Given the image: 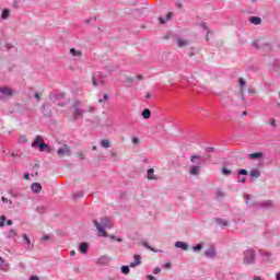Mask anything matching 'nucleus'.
I'll list each match as a JSON object with an SVG mask.
<instances>
[{
  "instance_id": "1",
  "label": "nucleus",
  "mask_w": 280,
  "mask_h": 280,
  "mask_svg": "<svg viewBox=\"0 0 280 280\" xmlns=\"http://www.w3.org/2000/svg\"><path fill=\"white\" fill-rule=\"evenodd\" d=\"M93 223L96 226V229L102 237H106L105 229H110L113 226V223L110 222V219H108V218L102 219L101 223L97 222V220H94Z\"/></svg>"
},
{
  "instance_id": "2",
  "label": "nucleus",
  "mask_w": 280,
  "mask_h": 280,
  "mask_svg": "<svg viewBox=\"0 0 280 280\" xmlns=\"http://www.w3.org/2000/svg\"><path fill=\"white\" fill-rule=\"evenodd\" d=\"M31 145L32 148H39V152H47L48 154L51 152V148L45 143L42 136H36L35 141Z\"/></svg>"
},
{
  "instance_id": "3",
  "label": "nucleus",
  "mask_w": 280,
  "mask_h": 280,
  "mask_svg": "<svg viewBox=\"0 0 280 280\" xmlns=\"http://www.w3.org/2000/svg\"><path fill=\"white\" fill-rule=\"evenodd\" d=\"M82 103L80 101H75L73 104V118L80 119L84 117V110L82 109Z\"/></svg>"
},
{
  "instance_id": "4",
  "label": "nucleus",
  "mask_w": 280,
  "mask_h": 280,
  "mask_svg": "<svg viewBox=\"0 0 280 280\" xmlns=\"http://www.w3.org/2000/svg\"><path fill=\"white\" fill-rule=\"evenodd\" d=\"M57 154L59 156H71V147H69L68 144H63L57 150Z\"/></svg>"
},
{
  "instance_id": "5",
  "label": "nucleus",
  "mask_w": 280,
  "mask_h": 280,
  "mask_svg": "<svg viewBox=\"0 0 280 280\" xmlns=\"http://www.w3.org/2000/svg\"><path fill=\"white\" fill-rule=\"evenodd\" d=\"M253 261H255V252L253 249H248L245 252L244 264L248 266V264H253Z\"/></svg>"
},
{
  "instance_id": "6",
  "label": "nucleus",
  "mask_w": 280,
  "mask_h": 280,
  "mask_svg": "<svg viewBox=\"0 0 280 280\" xmlns=\"http://www.w3.org/2000/svg\"><path fill=\"white\" fill-rule=\"evenodd\" d=\"M0 93L7 95L8 97H12L14 95V91H12V88L9 86L0 88Z\"/></svg>"
},
{
  "instance_id": "7",
  "label": "nucleus",
  "mask_w": 280,
  "mask_h": 280,
  "mask_svg": "<svg viewBox=\"0 0 280 280\" xmlns=\"http://www.w3.org/2000/svg\"><path fill=\"white\" fill-rule=\"evenodd\" d=\"M133 259H135V261H132L130 264V268H135L137 266H141V256L140 255H135Z\"/></svg>"
},
{
  "instance_id": "8",
  "label": "nucleus",
  "mask_w": 280,
  "mask_h": 280,
  "mask_svg": "<svg viewBox=\"0 0 280 280\" xmlns=\"http://www.w3.org/2000/svg\"><path fill=\"white\" fill-rule=\"evenodd\" d=\"M175 247L182 248V250H187L189 248V245H187V243H185V242L178 241L175 243Z\"/></svg>"
},
{
  "instance_id": "9",
  "label": "nucleus",
  "mask_w": 280,
  "mask_h": 280,
  "mask_svg": "<svg viewBox=\"0 0 280 280\" xmlns=\"http://www.w3.org/2000/svg\"><path fill=\"white\" fill-rule=\"evenodd\" d=\"M32 191H34V194H40V190L43 189V186H40L39 183H34L31 187Z\"/></svg>"
},
{
  "instance_id": "10",
  "label": "nucleus",
  "mask_w": 280,
  "mask_h": 280,
  "mask_svg": "<svg viewBox=\"0 0 280 280\" xmlns=\"http://www.w3.org/2000/svg\"><path fill=\"white\" fill-rule=\"evenodd\" d=\"M79 250L83 255H86V253H89V244L88 243H81V245L79 246Z\"/></svg>"
},
{
  "instance_id": "11",
  "label": "nucleus",
  "mask_w": 280,
  "mask_h": 280,
  "mask_svg": "<svg viewBox=\"0 0 280 280\" xmlns=\"http://www.w3.org/2000/svg\"><path fill=\"white\" fill-rule=\"evenodd\" d=\"M190 174L192 176H198V174H200V166H196V165L190 166Z\"/></svg>"
},
{
  "instance_id": "12",
  "label": "nucleus",
  "mask_w": 280,
  "mask_h": 280,
  "mask_svg": "<svg viewBox=\"0 0 280 280\" xmlns=\"http://www.w3.org/2000/svg\"><path fill=\"white\" fill-rule=\"evenodd\" d=\"M252 178H259L261 176V172L257 168H254L249 172Z\"/></svg>"
},
{
  "instance_id": "13",
  "label": "nucleus",
  "mask_w": 280,
  "mask_h": 280,
  "mask_svg": "<svg viewBox=\"0 0 280 280\" xmlns=\"http://www.w3.org/2000/svg\"><path fill=\"white\" fill-rule=\"evenodd\" d=\"M176 43H177L178 47H187V45H189V42L187 39H183V38H177Z\"/></svg>"
},
{
  "instance_id": "14",
  "label": "nucleus",
  "mask_w": 280,
  "mask_h": 280,
  "mask_svg": "<svg viewBox=\"0 0 280 280\" xmlns=\"http://www.w3.org/2000/svg\"><path fill=\"white\" fill-rule=\"evenodd\" d=\"M147 176L149 180H156V176H154V168H149L147 172Z\"/></svg>"
},
{
  "instance_id": "15",
  "label": "nucleus",
  "mask_w": 280,
  "mask_h": 280,
  "mask_svg": "<svg viewBox=\"0 0 280 280\" xmlns=\"http://www.w3.org/2000/svg\"><path fill=\"white\" fill-rule=\"evenodd\" d=\"M206 257H215V248L210 247L205 252Z\"/></svg>"
},
{
  "instance_id": "16",
  "label": "nucleus",
  "mask_w": 280,
  "mask_h": 280,
  "mask_svg": "<svg viewBox=\"0 0 280 280\" xmlns=\"http://www.w3.org/2000/svg\"><path fill=\"white\" fill-rule=\"evenodd\" d=\"M249 21L253 23V25H259L261 23V18L252 16Z\"/></svg>"
},
{
  "instance_id": "17",
  "label": "nucleus",
  "mask_w": 280,
  "mask_h": 280,
  "mask_svg": "<svg viewBox=\"0 0 280 280\" xmlns=\"http://www.w3.org/2000/svg\"><path fill=\"white\" fill-rule=\"evenodd\" d=\"M238 84L241 86V95H244V86H246V81L244 79L240 78Z\"/></svg>"
},
{
  "instance_id": "18",
  "label": "nucleus",
  "mask_w": 280,
  "mask_h": 280,
  "mask_svg": "<svg viewBox=\"0 0 280 280\" xmlns=\"http://www.w3.org/2000/svg\"><path fill=\"white\" fill-rule=\"evenodd\" d=\"M19 235V231H16V229H11L8 233V237H11L13 240V237H16Z\"/></svg>"
},
{
  "instance_id": "19",
  "label": "nucleus",
  "mask_w": 280,
  "mask_h": 280,
  "mask_svg": "<svg viewBox=\"0 0 280 280\" xmlns=\"http://www.w3.org/2000/svg\"><path fill=\"white\" fill-rule=\"evenodd\" d=\"M262 156H264V153L261 152L250 153L248 155L249 159H261Z\"/></svg>"
},
{
  "instance_id": "20",
  "label": "nucleus",
  "mask_w": 280,
  "mask_h": 280,
  "mask_svg": "<svg viewBox=\"0 0 280 280\" xmlns=\"http://www.w3.org/2000/svg\"><path fill=\"white\" fill-rule=\"evenodd\" d=\"M43 115L44 117H51V109L43 106Z\"/></svg>"
},
{
  "instance_id": "21",
  "label": "nucleus",
  "mask_w": 280,
  "mask_h": 280,
  "mask_svg": "<svg viewBox=\"0 0 280 280\" xmlns=\"http://www.w3.org/2000/svg\"><path fill=\"white\" fill-rule=\"evenodd\" d=\"M142 117H143V119H150V117H152V113L148 108H145L142 112Z\"/></svg>"
},
{
  "instance_id": "22",
  "label": "nucleus",
  "mask_w": 280,
  "mask_h": 280,
  "mask_svg": "<svg viewBox=\"0 0 280 280\" xmlns=\"http://www.w3.org/2000/svg\"><path fill=\"white\" fill-rule=\"evenodd\" d=\"M70 54H71V56H74V58L82 56V51L75 50V48H71Z\"/></svg>"
},
{
  "instance_id": "23",
  "label": "nucleus",
  "mask_w": 280,
  "mask_h": 280,
  "mask_svg": "<svg viewBox=\"0 0 280 280\" xmlns=\"http://www.w3.org/2000/svg\"><path fill=\"white\" fill-rule=\"evenodd\" d=\"M0 270H2V272H8L10 270V264L3 262L2 265H0Z\"/></svg>"
},
{
  "instance_id": "24",
  "label": "nucleus",
  "mask_w": 280,
  "mask_h": 280,
  "mask_svg": "<svg viewBox=\"0 0 280 280\" xmlns=\"http://www.w3.org/2000/svg\"><path fill=\"white\" fill-rule=\"evenodd\" d=\"M222 174L223 176H231V174H233V171H231L230 168H226V166H223Z\"/></svg>"
},
{
  "instance_id": "25",
  "label": "nucleus",
  "mask_w": 280,
  "mask_h": 280,
  "mask_svg": "<svg viewBox=\"0 0 280 280\" xmlns=\"http://www.w3.org/2000/svg\"><path fill=\"white\" fill-rule=\"evenodd\" d=\"M142 246H144V248H148V249L151 250L152 253H156V250L154 249V247L150 246V244H148V242H145V241L142 242Z\"/></svg>"
},
{
  "instance_id": "26",
  "label": "nucleus",
  "mask_w": 280,
  "mask_h": 280,
  "mask_svg": "<svg viewBox=\"0 0 280 280\" xmlns=\"http://www.w3.org/2000/svg\"><path fill=\"white\" fill-rule=\"evenodd\" d=\"M9 16H10V10L4 9V10L2 11L1 18H2L3 20H5V19H8Z\"/></svg>"
},
{
  "instance_id": "27",
  "label": "nucleus",
  "mask_w": 280,
  "mask_h": 280,
  "mask_svg": "<svg viewBox=\"0 0 280 280\" xmlns=\"http://www.w3.org/2000/svg\"><path fill=\"white\" fill-rule=\"evenodd\" d=\"M101 145L102 148H110V140H102Z\"/></svg>"
},
{
  "instance_id": "28",
  "label": "nucleus",
  "mask_w": 280,
  "mask_h": 280,
  "mask_svg": "<svg viewBox=\"0 0 280 280\" xmlns=\"http://www.w3.org/2000/svg\"><path fill=\"white\" fill-rule=\"evenodd\" d=\"M19 143H27V137L25 136H20L18 139Z\"/></svg>"
},
{
  "instance_id": "29",
  "label": "nucleus",
  "mask_w": 280,
  "mask_h": 280,
  "mask_svg": "<svg viewBox=\"0 0 280 280\" xmlns=\"http://www.w3.org/2000/svg\"><path fill=\"white\" fill-rule=\"evenodd\" d=\"M121 272H122L124 275H128V272H130V267H128V266H122V267H121Z\"/></svg>"
},
{
  "instance_id": "30",
  "label": "nucleus",
  "mask_w": 280,
  "mask_h": 280,
  "mask_svg": "<svg viewBox=\"0 0 280 280\" xmlns=\"http://www.w3.org/2000/svg\"><path fill=\"white\" fill-rule=\"evenodd\" d=\"M0 220H1V222H0V229H2V226H5V220H7V218H5V215H2L1 218H0Z\"/></svg>"
},
{
  "instance_id": "31",
  "label": "nucleus",
  "mask_w": 280,
  "mask_h": 280,
  "mask_svg": "<svg viewBox=\"0 0 280 280\" xmlns=\"http://www.w3.org/2000/svg\"><path fill=\"white\" fill-rule=\"evenodd\" d=\"M49 240H51V236H49V235H44L40 237L42 242H49Z\"/></svg>"
},
{
  "instance_id": "32",
  "label": "nucleus",
  "mask_w": 280,
  "mask_h": 280,
  "mask_svg": "<svg viewBox=\"0 0 280 280\" xmlns=\"http://www.w3.org/2000/svg\"><path fill=\"white\" fill-rule=\"evenodd\" d=\"M238 174H240L241 176H248V171L242 168V170H240Z\"/></svg>"
},
{
  "instance_id": "33",
  "label": "nucleus",
  "mask_w": 280,
  "mask_h": 280,
  "mask_svg": "<svg viewBox=\"0 0 280 280\" xmlns=\"http://www.w3.org/2000/svg\"><path fill=\"white\" fill-rule=\"evenodd\" d=\"M199 159H200V155H192L190 158V161H191V163H196V161H199Z\"/></svg>"
},
{
  "instance_id": "34",
  "label": "nucleus",
  "mask_w": 280,
  "mask_h": 280,
  "mask_svg": "<svg viewBox=\"0 0 280 280\" xmlns=\"http://www.w3.org/2000/svg\"><path fill=\"white\" fill-rule=\"evenodd\" d=\"M22 237L23 240H25L26 244H32V241L30 240V237H27V234H23Z\"/></svg>"
},
{
  "instance_id": "35",
  "label": "nucleus",
  "mask_w": 280,
  "mask_h": 280,
  "mask_svg": "<svg viewBox=\"0 0 280 280\" xmlns=\"http://www.w3.org/2000/svg\"><path fill=\"white\" fill-rule=\"evenodd\" d=\"M37 213H45V208L43 206H38L36 208Z\"/></svg>"
},
{
  "instance_id": "36",
  "label": "nucleus",
  "mask_w": 280,
  "mask_h": 280,
  "mask_svg": "<svg viewBox=\"0 0 280 280\" xmlns=\"http://www.w3.org/2000/svg\"><path fill=\"white\" fill-rule=\"evenodd\" d=\"M192 250H202V245L197 244L196 246L192 247Z\"/></svg>"
},
{
  "instance_id": "37",
  "label": "nucleus",
  "mask_w": 280,
  "mask_h": 280,
  "mask_svg": "<svg viewBox=\"0 0 280 280\" xmlns=\"http://www.w3.org/2000/svg\"><path fill=\"white\" fill-rule=\"evenodd\" d=\"M132 143H133V145L139 144L140 143L139 138H137V137L132 138Z\"/></svg>"
},
{
  "instance_id": "38",
  "label": "nucleus",
  "mask_w": 280,
  "mask_h": 280,
  "mask_svg": "<svg viewBox=\"0 0 280 280\" xmlns=\"http://www.w3.org/2000/svg\"><path fill=\"white\" fill-rule=\"evenodd\" d=\"M35 98L37 102H40L43 100V97L38 93H35Z\"/></svg>"
},
{
  "instance_id": "39",
  "label": "nucleus",
  "mask_w": 280,
  "mask_h": 280,
  "mask_svg": "<svg viewBox=\"0 0 280 280\" xmlns=\"http://www.w3.org/2000/svg\"><path fill=\"white\" fill-rule=\"evenodd\" d=\"M276 124H277V120H275V118H271L269 120V126H276Z\"/></svg>"
},
{
  "instance_id": "40",
  "label": "nucleus",
  "mask_w": 280,
  "mask_h": 280,
  "mask_svg": "<svg viewBox=\"0 0 280 280\" xmlns=\"http://www.w3.org/2000/svg\"><path fill=\"white\" fill-rule=\"evenodd\" d=\"M77 156H79V159H81L83 161L84 159V153L83 152H78Z\"/></svg>"
},
{
  "instance_id": "41",
  "label": "nucleus",
  "mask_w": 280,
  "mask_h": 280,
  "mask_svg": "<svg viewBox=\"0 0 280 280\" xmlns=\"http://www.w3.org/2000/svg\"><path fill=\"white\" fill-rule=\"evenodd\" d=\"M88 113H95L94 107H93V106H89V107H88Z\"/></svg>"
},
{
  "instance_id": "42",
  "label": "nucleus",
  "mask_w": 280,
  "mask_h": 280,
  "mask_svg": "<svg viewBox=\"0 0 280 280\" xmlns=\"http://www.w3.org/2000/svg\"><path fill=\"white\" fill-rule=\"evenodd\" d=\"M92 82L94 86H97V79H95V77H92Z\"/></svg>"
},
{
  "instance_id": "43",
  "label": "nucleus",
  "mask_w": 280,
  "mask_h": 280,
  "mask_svg": "<svg viewBox=\"0 0 280 280\" xmlns=\"http://www.w3.org/2000/svg\"><path fill=\"white\" fill-rule=\"evenodd\" d=\"M23 178H24V180H30V174H28V173H25V174L23 175Z\"/></svg>"
},
{
  "instance_id": "44",
  "label": "nucleus",
  "mask_w": 280,
  "mask_h": 280,
  "mask_svg": "<svg viewBox=\"0 0 280 280\" xmlns=\"http://www.w3.org/2000/svg\"><path fill=\"white\" fill-rule=\"evenodd\" d=\"M109 237L110 240H116V242H121V238H116L115 235H110Z\"/></svg>"
},
{
  "instance_id": "45",
  "label": "nucleus",
  "mask_w": 280,
  "mask_h": 280,
  "mask_svg": "<svg viewBox=\"0 0 280 280\" xmlns=\"http://www.w3.org/2000/svg\"><path fill=\"white\" fill-rule=\"evenodd\" d=\"M248 93H249L250 95H255L256 91H255V89H249V90H248Z\"/></svg>"
},
{
  "instance_id": "46",
  "label": "nucleus",
  "mask_w": 280,
  "mask_h": 280,
  "mask_svg": "<svg viewBox=\"0 0 280 280\" xmlns=\"http://www.w3.org/2000/svg\"><path fill=\"white\" fill-rule=\"evenodd\" d=\"M164 268H167V269L172 268V264H171V262H166V264L164 265Z\"/></svg>"
},
{
  "instance_id": "47",
  "label": "nucleus",
  "mask_w": 280,
  "mask_h": 280,
  "mask_svg": "<svg viewBox=\"0 0 280 280\" xmlns=\"http://www.w3.org/2000/svg\"><path fill=\"white\" fill-rule=\"evenodd\" d=\"M30 280H39L38 276H31Z\"/></svg>"
},
{
  "instance_id": "48",
  "label": "nucleus",
  "mask_w": 280,
  "mask_h": 280,
  "mask_svg": "<svg viewBox=\"0 0 280 280\" xmlns=\"http://www.w3.org/2000/svg\"><path fill=\"white\" fill-rule=\"evenodd\" d=\"M160 23H161V25H165V19L160 18Z\"/></svg>"
},
{
  "instance_id": "49",
  "label": "nucleus",
  "mask_w": 280,
  "mask_h": 280,
  "mask_svg": "<svg viewBox=\"0 0 280 280\" xmlns=\"http://www.w3.org/2000/svg\"><path fill=\"white\" fill-rule=\"evenodd\" d=\"M159 272H161V268H155L154 269V275H159Z\"/></svg>"
},
{
  "instance_id": "50",
  "label": "nucleus",
  "mask_w": 280,
  "mask_h": 280,
  "mask_svg": "<svg viewBox=\"0 0 280 280\" xmlns=\"http://www.w3.org/2000/svg\"><path fill=\"white\" fill-rule=\"evenodd\" d=\"M148 279H149V280H156V278H154V276H152V275H149V276H148Z\"/></svg>"
},
{
  "instance_id": "51",
  "label": "nucleus",
  "mask_w": 280,
  "mask_h": 280,
  "mask_svg": "<svg viewBox=\"0 0 280 280\" xmlns=\"http://www.w3.org/2000/svg\"><path fill=\"white\" fill-rule=\"evenodd\" d=\"M73 198H74V199L82 198V194L73 195Z\"/></svg>"
},
{
  "instance_id": "52",
  "label": "nucleus",
  "mask_w": 280,
  "mask_h": 280,
  "mask_svg": "<svg viewBox=\"0 0 280 280\" xmlns=\"http://www.w3.org/2000/svg\"><path fill=\"white\" fill-rule=\"evenodd\" d=\"M12 224H13L12 220H8V221H7V225H8V226H12Z\"/></svg>"
},
{
  "instance_id": "53",
  "label": "nucleus",
  "mask_w": 280,
  "mask_h": 280,
  "mask_svg": "<svg viewBox=\"0 0 280 280\" xmlns=\"http://www.w3.org/2000/svg\"><path fill=\"white\" fill-rule=\"evenodd\" d=\"M221 225H222V226H228L229 223H228L226 221H221Z\"/></svg>"
},
{
  "instance_id": "54",
  "label": "nucleus",
  "mask_w": 280,
  "mask_h": 280,
  "mask_svg": "<svg viewBox=\"0 0 280 280\" xmlns=\"http://www.w3.org/2000/svg\"><path fill=\"white\" fill-rule=\"evenodd\" d=\"M270 255H271V254L268 253V252H265V253H264V256H265V257H270Z\"/></svg>"
},
{
  "instance_id": "55",
  "label": "nucleus",
  "mask_w": 280,
  "mask_h": 280,
  "mask_svg": "<svg viewBox=\"0 0 280 280\" xmlns=\"http://www.w3.org/2000/svg\"><path fill=\"white\" fill-rule=\"evenodd\" d=\"M71 257H75V250L70 252Z\"/></svg>"
},
{
  "instance_id": "56",
  "label": "nucleus",
  "mask_w": 280,
  "mask_h": 280,
  "mask_svg": "<svg viewBox=\"0 0 280 280\" xmlns=\"http://www.w3.org/2000/svg\"><path fill=\"white\" fill-rule=\"evenodd\" d=\"M166 19H172V12L167 13V18Z\"/></svg>"
},
{
  "instance_id": "57",
  "label": "nucleus",
  "mask_w": 280,
  "mask_h": 280,
  "mask_svg": "<svg viewBox=\"0 0 280 280\" xmlns=\"http://www.w3.org/2000/svg\"><path fill=\"white\" fill-rule=\"evenodd\" d=\"M2 202H8V199L5 197L1 198Z\"/></svg>"
},
{
  "instance_id": "58",
  "label": "nucleus",
  "mask_w": 280,
  "mask_h": 280,
  "mask_svg": "<svg viewBox=\"0 0 280 280\" xmlns=\"http://www.w3.org/2000/svg\"><path fill=\"white\" fill-rule=\"evenodd\" d=\"M276 279L280 280V272L276 275Z\"/></svg>"
},
{
  "instance_id": "59",
  "label": "nucleus",
  "mask_w": 280,
  "mask_h": 280,
  "mask_svg": "<svg viewBox=\"0 0 280 280\" xmlns=\"http://www.w3.org/2000/svg\"><path fill=\"white\" fill-rule=\"evenodd\" d=\"M254 280H261V277H254Z\"/></svg>"
},
{
  "instance_id": "60",
  "label": "nucleus",
  "mask_w": 280,
  "mask_h": 280,
  "mask_svg": "<svg viewBox=\"0 0 280 280\" xmlns=\"http://www.w3.org/2000/svg\"><path fill=\"white\" fill-rule=\"evenodd\" d=\"M4 264L3 262V257H0V265Z\"/></svg>"
},
{
  "instance_id": "61",
  "label": "nucleus",
  "mask_w": 280,
  "mask_h": 280,
  "mask_svg": "<svg viewBox=\"0 0 280 280\" xmlns=\"http://www.w3.org/2000/svg\"><path fill=\"white\" fill-rule=\"evenodd\" d=\"M112 156H117V153L116 152H112Z\"/></svg>"
},
{
  "instance_id": "62",
  "label": "nucleus",
  "mask_w": 280,
  "mask_h": 280,
  "mask_svg": "<svg viewBox=\"0 0 280 280\" xmlns=\"http://www.w3.org/2000/svg\"><path fill=\"white\" fill-rule=\"evenodd\" d=\"M104 100H108V94H104Z\"/></svg>"
},
{
  "instance_id": "63",
  "label": "nucleus",
  "mask_w": 280,
  "mask_h": 280,
  "mask_svg": "<svg viewBox=\"0 0 280 280\" xmlns=\"http://www.w3.org/2000/svg\"><path fill=\"white\" fill-rule=\"evenodd\" d=\"M243 115H244V116L248 115V112H243Z\"/></svg>"
},
{
  "instance_id": "64",
  "label": "nucleus",
  "mask_w": 280,
  "mask_h": 280,
  "mask_svg": "<svg viewBox=\"0 0 280 280\" xmlns=\"http://www.w3.org/2000/svg\"><path fill=\"white\" fill-rule=\"evenodd\" d=\"M206 40L209 42V35L206 36Z\"/></svg>"
}]
</instances>
